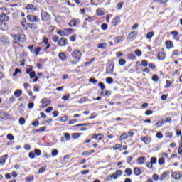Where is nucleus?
Masks as SVG:
<instances>
[{"label": "nucleus", "instance_id": "f257e3e1", "mask_svg": "<svg viewBox=\"0 0 182 182\" xmlns=\"http://www.w3.org/2000/svg\"><path fill=\"white\" fill-rule=\"evenodd\" d=\"M71 55L74 59H76L77 60V62H80L82 59V53L80 51L75 50L71 53Z\"/></svg>", "mask_w": 182, "mask_h": 182}, {"label": "nucleus", "instance_id": "f03ea898", "mask_svg": "<svg viewBox=\"0 0 182 182\" xmlns=\"http://www.w3.org/2000/svg\"><path fill=\"white\" fill-rule=\"evenodd\" d=\"M41 15V21H43V22H48V21H50V15L48 14V12L42 11Z\"/></svg>", "mask_w": 182, "mask_h": 182}, {"label": "nucleus", "instance_id": "7ed1b4c3", "mask_svg": "<svg viewBox=\"0 0 182 182\" xmlns=\"http://www.w3.org/2000/svg\"><path fill=\"white\" fill-rule=\"evenodd\" d=\"M52 102L50 100H47V98H43L41 101V109H45V107H48Z\"/></svg>", "mask_w": 182, "mask_h": 182}, {"label": "nucleus", "instance_id": "20e7f679", "mask_svg": "<svg viewBox=\"0 0 182 182\" xmlns=\"http://www.w3.org/2000/svg\"><path fill=\"white\" fill-rule=\"evenodd\" d=\"M80 23V19H71L68 23L70 28H75V26H77Z\"/></svg>", "mask_w": 182, "mask_h": 182}, {"label": "nucleus", "instance_id": "39448f33", "mask_svg": "<svg viewBox=\"0 0 182 182\" xmlns=\"http://www.w3.org/2000/svg\"><path fill=\"white\" fill-rule=\"evenodd\" d=\"M14 42L15 43H18V42H25V37L18 34V35H14Z\"/></svg>", "mask_w": 182, "mask_h": 182}, {"label": "nucleus", "instance_id": "423d86ee", "mask_svg": "<svg viewBox=\"0 0 182 182\" xmlns=\"http://www.w3.org/2000/svg\"><path fill=\"white\" fill-rule=\"evenodd\" d=\"M27 19L29 21V22H39V18L38 16L31 14L27 16Z\"/></svg>", "mask_w": 182, "mask_h": 182}, {"label": "nucleus", "instance_id": "0eeeda50", "mask_svg": "<svg viewBox=\"0 0 182 182\" xmlns=\"http://www.w3.org/2000/svg\"><path fill=\"white\" fill-rule=\"evenodd\" d=\"M114 69V63L109 64L106 68V73H107L108 75H112Z\"/></svg>", "mask_w": 182, "mask_h": 182}, {"label": "nucleus", "instance_id": "6e6552de", "mask_svg": "<svg viewBox=\"0 0 182 182\" xmlns=\"http://www.w3.org/2000/svg\"><path fill=\"white\" fill-rule=\"evenodd\" d=\"M58 45L60 46H66L68 45V39L66 38H62L58 41Z\"/></svg>", "mask_w": 182, "mask_h": 182}, {"label": "nucleus", "instance_id": "1a4fd4ad", "mask_svg": "<svg viewBox=\"0 0 182 182\" xmlns=\"http://www.w3.org/2000/svg\"><path fill=\"white\" fill-rule=\"evenodd\" d=\"M103 137L105 136L102 134H93L91 136V139H95V140H98L99 141H100V140L103 139Z\"/></svg>", "mask_w": 182, "mask_h": 182}, {"label": "nucleus", "instance_id": "9d476101", "mask_svg": "<svg viewBox=\"0 0 182 182\" xmlns=\"http://www.w3.org/2000/svg\"><path fill=\"white\" fill-rule=\"evenodd\" d=\"M141 141L144 142L145 144H150V143H151V137L149 136L141 137Z\"/></svg>", "mask_w": 182, "mask_h": 182}, {"label": "nucleus", "instance_id": "9b49d317", "mask_svg": "<svg viewBox=\"0 0 182 182\" xmlns=\"http://www.w3.org/2000/svg\"><path fill=\"white\" fill-rule=\"evenodd\" d=\"M9 21V16H8L7 13L0 16V22L5 23Z\"/></svg>", "mask_w": 182, "mask_h": 182}, {"label": "nucleus", "instance_id": "f8f14e48", "mask_svg": "<svg viewBox=\"0 0 182 182\" xmlns=\"http://www.w3.org/2000/svg\"><path fill=\"white\" fill-rule=\"evenodd\" d=\"M25 9H26L27 11H36L37 8H36V6H35L33 4H27L25 7Z\"/></svg>", "mask_w": 182, "mask_h": 182}, {"label": "nucleus", "instance_id": "ddd939ff", "mask_svg": "<svg viewBox=\"0 0 182 182\" xmlns=\"http://www.w3.org/2000/svg\"><path fill=\"white\" fill-rule=\"evenodd\" d=\"M9 29V24L6 23H2L0 24V31H8Z\"/></svg>", "mask_w": 182, "mask_h": 182}, {"label": "nucleus", "instance_id": "4468645a", "mask_svg": "<svg viewBox=\"0 0 182 182\" xmlns=\"http://www.w3.org/2000/svg\"><path fill=\"white\" fill-rule=\"evenodd\" d=\"M170 174V172L168 171H166L164 172L159 177V180L161 181H163V180H165L166 177H168V175Z\"/></svg>", "mask_w": 182, "mask_h": 182}, {"label": "nucleus", "instance_id": "2eb2a0df", "mask_svg": "<svg viewBox=\"0 0 182 182\" xmlns=\"http://www.w3.org/2000/svg\"><path fill=\"white\" fill-rule=\"evenodd\" d=\"M166 49H173L174 48V45L173 44V41H166L165 43Z\"/></svg>", "mask_w": 182, "mask_h": 182}, {"label": "nucleus", "instance_id": "dca6fc26", "mask_svg": "<svg viewBox=\"0 0 182 182\" xmlns=\"http://www.w3.org/2000/svg\"><path fill=\"white\" fill-rule=\"evenodd\" d=\"M157 59H159V60H164V59H166V53L159 52L157 55Z\"/></svg>", "mask_w": 182, "mask_h": 182}, {"label": "nucleus", "instance_id": "f3484780", "mask_svg": "<svg viewBox=\"0 0 182 182\" xmlns=\"http://www.w3.org/2000/svg\"><path fill=\"white\" fill-rule=\"evenodd\" d=\"M58 58H59L60 60H62V62H65V60H66V59H67L66 53H60L58 54Z\"/></svg>", "mask_w": 182, "mask_h": 182}, {"label": "nucleus", "instance_id": "a211bd4d", "mask_svg": "<svg viewBox=\"0 0 182 182\" xmlns=\"http://www.w3.org/2000/svg\"><path fill=\"white\" fill-rule=\"evenodd\" d=\"M9 115L5 112H0V118L3 119V120H7Z\"/></svg>", "mask_w": 182, "mask_h": 182}, {"label": "nucleus", "instance_id": "6ab92c4d", "mask_svg": "<svg viewBox=\"0 0 182 182\" xmlns=\"http://www.w3.org/2000/svg\"><path fill=\"white\" fill-rule=\"evenodd\" d=\"M7 159H8V154H5V155L2 156L1 157H0V164H1V166H4V164H5V161H6Z\"/></svg>", "mask_w": 182, "mask_h": 182}, {"label": "nucleus", "instance_id": "aec40b11", "mask_svg": "<svg viewBox=\"0 0 182 182\" xmlns=\"http://www.w3.org/2000/svg\"><path fill=\"white\" fill-rule=\"evenodd\" d=\"M172 178L173 180H180V173L179 172H173L171 175Z\"/></svg>", "mask_w": 182, "mask_h": 182}, {"label": "nucleus", "instance_id": "412c9836", "mask_svg": "<svg viewBox=\"0 0 182 182\" xmlns=\"http://www.w3.org/2000/svg\"><path fill=\"white\" fill-rule=\"evenodd\" d=\"M119 21H120V17H119V16L114 17V18L112 21V26H116V25H117V23H119Z\"/></svg>", "mask_w": 182, "mask_h": 182}, {"label": "nucleus", "instance_id": "4be33fe9", "mask_svg": "<svg viewBox=\"0 0 182 182\" xmlns=\"http://www.w3.org/2000/svg\"><path fill=\"white\" fill-rule=\"evenodd\" d=\"M171 35L173 36V39H176V41H180V37H178V33L177 31H171Z\"/></svg>", "mask_w": 182, "mask_h": 182}, {"label": "nucleus", "instance_id": "5701e85b", "mask_svg": "<svg viewBox=\"0 0 182 182\" xmlns=\"http://www.w3.org/2000/svg\"><path fill=\"white\" fill-rule=\"evenodd\" d=\"M137 163L138 164H144V163H146V159L144 158V156H141L138 158Z\"/></svg>", "mask_w": 182, "mask_h": 182}, {"label": "nucleus", "instance_id": "b1692460", "mask_svg": "<svg viewBox=\"0 0 182 182\" xmlns=\"http://www.w3.org/2000/svg\"><path fill=\"white\" fill-rule=\"evenodd\" d=\"M136 35H137V32L136 31H132V32L129 33L127 38H128V39H133V38L134 36H136Z\"/></svg>", "mask_w": 182, "mask_h": 182}, {"label": "nucleus", "instance_id": "393cba45", "mask_svg": "<svg viewBox=\"0 0 182 182\" xmlns=\"http://www.w3.org/2000/svg\"><path fill=\"white\" fill-rule=\"evenodd\" d=\"M27 26L31 31H36V29L38 28V27H36L34 23H28Z\"/></svg>", "mask_w": 182, "mask_h": 182}, {"label": "nucleus", "instance_id": "a878e982", "mask_svg": "<svg viewBox=\"0 0 182 182\" xmlns=\"http://www.w3.org/2000/svg\"><path fill=\"white\" fill-rule=\"evenodd\" d=\"M97 48H98V49H106L107 44L105 43H100L97 46Z\"/></svg>", "mask_w": 182, "mask_h": 182}, {"label": "nucleus", "instance_id": "bb28decb", "mask_svg": "<svg viewBox=\"0 0 182 182\" xmlns=\"http://www.w3.org/2000/svg\"><path fill=\"white\" fill-rule=\"evenodd\" d=\"M58 35H60V36H67V33L65 31V28L63 30H59L57 32Z\"/></svg>", "mask_w": 182, "mask_h": 182}, {"label": "nucleus", "instance_id": "cd10ccee", "mask_svg": "<svg viewBox=\"0 0 182 182\" xmlns=\"http://www.w3.org/2000/svg\"><path fill=\"white\" fill-rule=\"evenodd\" d=\"M22 95V90H16L14 92V96L15 97H21V95Z\"/></svg>", "mask_w": 182, "mask_h": 182}, {"label": "nucleus", "instance_id": "c85d7f7f", "mask_svg": "<svg viewBox=\"0 0 182 182\" xmlns=\"http://www.w3.org/2000/svg\"><path fill=\"white\" fill-rule=\"evenodd\" d=\"M134 173L135 176H140V174H141V170H140L139 168H135L134 169Z\"/></svg>", "mask_w": 182, "mask_h": 182}, {"label": "nucleus", "instance_id": "c756f323", "mask_svg": "<svg viewBox=\"0 0 182 182\" xmlns=\"http://www.w3.org/2000/svg\"><path fill=\"white\" fill-rule=\"evenodd\" d=\"M166 163V159L164 157L159 158L158 160V164L159 166H162V164H164Z\"/></svg>", "mask_w": 182, "mask_h": 182}, {"label": "nucleus", "instance_id": "7c9ffc66", "mask_svg": "<svg viewBox=\"0 0 182 182\" xmlns=\"http://www.w3.org/2000/svg\"><path fill=\"white\" fill-rule=\"evenodd\" d=\"M41 50H42V48L41 47H37L33 51V53H35L36 56H38V55H39V52H41Z\"/></svg>", "mask_w": 182, "mask_h": 182}, {"label": "nucleus", "instance_id": "2f4dec72", "mask_svg": "<svg viewBox=\"0 0 182 182\" xmlns=\"http://www.w3.org/2000/svg\"><path fill=\"white\" fill-rule=\"evenodd\" d=\"M124 173L127 174V176H132L133 171H132L131 168H128L125 169Z\"/></svg>", "mask_w": 182, "mask_h": 182}, {"label": "nucleus", "instance_id": "473e14b6", "mask_svg": "<svg viewBox=\"0 0 182 182\" xmlns=\"http://www.w3.org/2000/svg\"><path fill=\"white\" fill-rule=\"evenodd\" d=\"M6 8L5 7H1L0 8V16H1L2 15H4V14H6Z\"/></svg>", "mask_w": 182, "mask_h": 182}, {"label": "nucleus", "instance_id": "72a5a7b5", "mask_svg": "<svg viewBox=\"0 0 182 182\" xmlns=\"http://www.w3.org/2000/svg\"><path fill=\"white\" fill-rule=\"evenodd\" d=\"M141 65L144 68H146V66H149V62H147V60H142L141 61Z\"/></svg>", "mask_w": 182, "mask_h": 182}, {"label": "nucleus", "instance_id": "f704fd0d", "mask_svg": "<svg viewBox=\"0 0 182 182\" xmlns=\"http://www.w3.org/2000/svg\"><path fill=\"white\" fill-rule=\"evenodd\" d=\"M164 123H166V121H158L157 123L155 124L154 126H156L157 128L159 127H161V126L160 124H164Z\"/></svg>", "mask_w": 182, "mask_h": 182}, {"label": "nucleus", "instance_id": "c9c22d12", "mask_svg": "<svg viewBox=\"0 0 182 182\" xmlns=\"http://www.w3.org/2000/svg\"><path fill=\"white\" fill-rule=\"evenodd\" d=\"M154 36V32L153 31H151V32H149L147 34H146V38L148 39H151V38Z\"/></svg>", "mask_w": 182, "mask_h": 182}, {"label": "nucleus", "instance_id": "e433bc0d", "mask_svg": "<svg viewBox=\"0 0 182 182\" xmlns=\"http://www.w3.org/2000/svg\"><path fill=\"white\" fill-rule=\"evenodd\" d=\"M122 41H123V38L120 37V36H118V37L115 38L114 43H120V42H122Z\"/></svg>", "mask_w": 182, "mask_h": 182}, {"label": "nucleus", "instance_id": "4c0bfd02", "mask_svg": "<svg viewBox=\"0 0 182 182\" xmlns=\"http://www.w3.org/2000/svg\"><path fill=\"white\" fill-rule=\"evenodd\" d=\"M119 65H120V66H124V65H126V60L123 58L119 60Z\"/></svg>", "mask_w": 182, "mask_h": 182}, {"label": "nucleus", "instance_id": "58836bf2", "mask_svg": "<svg viewBox=\"0 0 182 182\" xmlns=\"http://www.w3.org/2000/svg\"><path fill=\"white\" fill-rule=\"evenodd\" d=\"M60 120L63 123H65V122H68L69 120V117L68 116H64V117H61Z\"/></svg>", "mask_w": 182, "mask_h": 182}, {"label": "nucleus", "instance_id": "ea45409f", "mask_svg": "<svg viewBox=\"0 0 182 182\" xmlns=\"http://www.w3.org/2000/svg\"><path fill=\"white\" fill-rule=\"evenodd\" d=\"M106 82L107 83H108V85H112V83H113L114 82V80L112 77H109L106 79Z\"/></svg>", "mask_w": 182, "mask_h": 182}, {"label": "nucleus", "instance_id": "a19ab883", "mask_svg": "<svg viewBox=\"0 0 182 182\" xmlns=\"http://www.w3.org/2000/svg\"><path fill=\"white\" fill-rule=\"evenodd\" d=\"M127 58L128 59H130V60H134L136 59V55H134V54L129 53L128 54Z\"/></svg>", "mask_w": 182, "mask_h": 182}, {"label": "nucleus", "instance_id": "79ce46f5", "mask_svg": "<svg viewBox=\"0 0 182 182\" xmlns=\"http://www.w3.org/2000/svg\"><path fill=\"white\" fill-rule=\"evenodd\" d=\"M18 73H21V69L19 68H16L14 71V73H13V76L16 77L18 76Z\"/></svg>", "mask_w": 182, "mask_h": 182}, {"label": "nucleus", "instance_id": "37998d69", "mask_svg": "<svg viewBox=\"0 0 182 182\" xmlns=\"http://www.w3.org/2000/svg\"><path fill=\"white\" fill-rule=\"evenodd\" d=\"M96 14L98 16H103L105 15V13L102 10H97Z\"/></svg>", "mask_w": 182, "mask_h": 182}, {"label": "nucleus", "instance_id": "c03bdc74", "mask_svg": "<svg viewBox=\"0 0 182 182\" xmlns=\"http://www.w3.org/2000/svg\"><path fill=\"white\" fill-rule=\"evenodd\" d=\"M19 124H21V126H23L25 124V118L21 117L18 120Z\"/></svg>", "mask_w": 182, "mask_h": 182}, {"label": "nucleus", "instance_id": "a18cd8bd", "mask_svg": "<svg viewBox=\"0 0 182 182\" xmlns=\"http://www.w3.org/2000/svg\"><path fill=\"white\" fill-rule=\"evenodd\" d=\"M89 82L90 83H92L93 85H96V83H97V80H96L95 78H90Z\"/></svg>", "mask_w": 182, "mask_h": 182}, {"label": "nucleus", "instance_id": "49530a36", "mask_svg": "<svg viewBox=\"0 0 182 182\" xmlns=\"http://www.w3.org/2000/svg\"><path fill=\"white\" fill-rule=\"evenodd\" d=\"M65 31L67 33V35H68V33H73V32H74L75 30H73V28H65Z\"/></svg>", "mask_w": 182, "mask_h": 182}, {"label": "nucleus", "instance_id": "de8ad7c7", "mask_svg": "<svg viewBox=\"0 0 182 182\" xmlns=\"http://www.w3.org/2000/svg\"><path fill=\"white\" fill-rule=\"evenodd\" d=\"M128 136H127V134H122L121 136H120V138H119V140H125V139H127Z\"/></svg>", "mask_w": 182, "mask_h": 182}, {"label": "nucleus", "instance_id": "09e8293b", "mask_svg": "<svg viewBox=\"0 0 182 182\" xmlns=\"http://www.w3.org/2000/svg\"><path fill=\"white\" fill-rule=\"evenodd\" d=\"M59 151H58V149H53L51 152V154L53 156V157H55V156L57 154H58Z\"/></svg>", "mask_w": 182, "mask_h": 182}, {"label": "nucleus", "instance_id": "8fccbe9b", "mask_svg": "<svg viewBox=\"0 0 182 182\" xmlns=\"http://www.w3.org/2000/svg\"><path fill=\"white\" fill-rule=\"evenodd\" d=\"M7 139L8 140H15V136H14V135H12L11 134H7Z\"/></svg>", "mask_w": 182, "mask_h": 182}, {"label": "nucleus", "instance_id": "3c124183", "mask_svg": "<svg viewBox=\"0 0 182 182\" xmlns=\"http://www.w3.org/2000/svg\"><path fill=\"white\" fill-rule=\"evenodd\" d=\"M45 170H46V166H43L39 168L38 173H39V174H42V173H43Z\"/></svg>", "mask_w": 182, "mask_h": 182}, {"label": "nucleus", "instance_id": "603ef678", "mask_svg": "<svg viewBox=\"0 0 182 182\" xmlns=\"http://www.w3.org/2000/svg\"><path fill=\"white\" fill-rule=\"evenodd\" d=\"M150 163H151V164H156V163H157V158H156V157H151V161H150Z\"/></svg>", "mask_w": 182, "mask_h": 182}, {"label": "nucleus", "instance_id": "864d4df0", "mask_svg": "<svg viewBox=\"0 0 182 182\" xmlns=\"http://www.w3.org/2000/svg\"><path fill=\"white\" fill-rule=\"evenodd\" d=\"M72 137H73V139H79V137H80V133H74V134H73Z\"/></svg>", "mask_w": 182, "mask_h": 182}, {"label": "nucleus", "instance_id": "5fc2aeb1", "mask_svg": "<svg viewBox=\"0 0 182 182\" xmlns=\"http://www.w3.org/2000/svg\"><path fill=\"white\" fill-rule=\"evenodd\" d=\"M34 154H36V156H41V154H42V151H41L40 149H35Z\"/></svg>", "mask_w": 182, "mask_h": 182}, {"label": "nucleus", "instance_id": "6e6d98bb", "mask_svg": "<svg viewBox=\"0 0 182 182\" xmlns=\"http://www.w3.org/2000/svg\"><path fill=\"white\" fill-rule=\"evenodd\" d=\"M124 4V2H119L118 3V4L117 5V9H122L123 5Z\"/></svg>", "mask_w": 182, "mask_h": 182}, {"label": "nucleus", "instance_id": "4d7b16f0", "mask_svg": "<svg viewBox=\"0 0 182 182\" xmlns=\"http://www.w3.org/2000/svg\"><path fill=\"white\" fill-rule=\"evenodd\" d=\"M45 130H46V127H41L38 129H36V132L39 133V132H45Z\"/></svg>", "mask_w": 182, "mask_h": 182}, {"label": "nucleus", "instance_id": "13d9d810", "mask_svg": "<svg viewBox=\"0 0 182 182\" xmlns=\"http://www.w3.org/2000/svg\"><path fill=\"white\" fill-rule=\"evenodd\" d=\"M114 150H119V149H122V144H118L113 146Z\"/></svg>", "mask_w": 182, "mask_h": 182}, {"label": "nucleus", "instance_id": "bf43d9fd", "mask_svg": "<svg viewBox=\"0 0 182 182\" xmlns=\"http://www.w3.org/2000/svg\"><path fill=\"white\" fill-rule=\"evenodd\" d=\"M53 42H59V37L58 36L55 35L52 37Z\"/></svg>", "mask_w": 182, "mask_h": 182}, {"label": "nucleus", "instance_id": "052dcab7", "mask_svg": "<svg viewBox=\"0 0 182 182\" xmlns=\"http://www.w3.org/2000/svg\"><path fill=\"white\" fill-rule=\"evenodd\" d=\"M142 52L140 50H135V55L136 56H141Z\"/></svg>", "mask_w": 182, "mask_h": 182}, {"label": "nucleus", "instance_id": "680f3d73", "mask_svg": "<svg viewBox=\"0 0 182 182\" xmlns=\"http://www.w3.org/2000/svg\"><path fill=\"white\" fill-rule=\"evenodd\" d=\"M101 29H102V31H106L107 29V24L102 23L101 25Z\"/></svg>", "mask_w": 182, "mask_h": 182}, {"label": "nucleus", "instance_id": "e2e57ef3", "mask_svg": "<svg viewBox=\"0 0 182 182\" xmlns=\"http://www.w3.org/2000/svg\"><path fill=\"white\" fill-rule=\"evenodd\" d=\"M98 86L101 88V90H105V84L103 82L98 83Z\"/></svg>", "mask_w": 182, "mask_h": 182}, {"label": "nucleus", "instance_id": "0e129e2a", "mask_svg": "<svg viewBox=\"0 0 182 182\" xmlns=\"http://www.w3.org/2000/svg\"><path fill=\"white\" fill-rule=\"evenodd\" d=\"M33 179H34V178H33V176H29L28 178H27L26 179V182H32V181H33Z\"/></svg>", "mask_w": 182, "mask_h": 182}, {"label": "nucleus", "instance_id": "69168bd1", "mask_svg": "<svg viewBox=\"0 0 182 182\" xmlns=\"http://www.w3.org/2000/svg\"><path fill=\"white\" fill-rule=\"evenodd\" d=\"M146 167L150 169H153V164L151 162H146Z\"/></svg>", "mask_w": 182, "mask_h": 182}, {"label": "nucleus", "instance_id": "338daca9", "mask_svg": "<svg viewBox=\"0 0 182 182\" xmlns=\"http://www.w3.org/2000/svg\"><path fill=\"white\" fill-rule=\"evenodd\" d=\"M0 42L1 43H6V38L5 36H3L0 38Z\"/></svg>", "mask_w": 182, "mask_h": 182}, {"label": "nucleus", "instance_id": "774afa93", "mask_svg": "<svg viewBox=\"0 0 182 182\" xmlns=\"http://www.w3.org/2000/svg\"><path fill=\"white\" fill-rule=\"evenodd\" d=\"M156 137L158 139H163V134L160 132H159L157 134H156Z\"/></svg>", "mask_w": 182, "mask_h": 182}]
</instances>
